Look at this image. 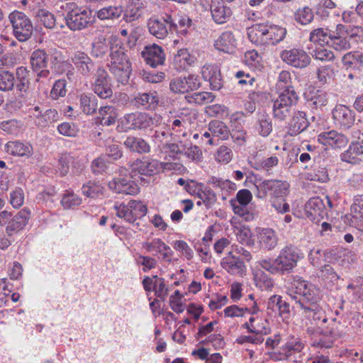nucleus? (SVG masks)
I'll return each mask as SVG.
<instances>
[{
  "label": "nucleus",
  "mask_w": 363,
  "mask_h": 363,
  "mask_svg": "<svg viewBox=\"0 0 363 363\" xmlns=\"http://www.w3.org/2000/svg\"><path fill=\"white\" fill-rule=\"evenodd\" d=\"M289 294L302 310L306 333L312 340V347L330 348L335 340L345 335L343 325L336 318L328 322L320 305V291L313 284L304 280H295Z\"/></svg>",
  "instance_id": "1"
},
{
  "label": "nucleus",
  "mask_w": 363,
  "mask_h": 363,
  "mask_svg": "<svg viewBox=\"0 0 363 363\" xmlns=\"http://www.w3.org/2000/svg\"><path fill=\"white\" fill-rule=\"evenodd\" d=\"M126 51L121 42L115 40L111 43L108 69L116 81L123 85L128 83L132 72L131 63Z\"/></svg>",
  "instance_id": "2"
},
{
  "label": "nucleus",
  "mask_w": 363,
  "mask_h": 363,
  "mask_svg": "<svg viewBox=\"0 0 363 363\" xmlns=\"http://www.w3.org/2000/svg\"><path fill=\"white\" fill-rule=\"evenodd\" d=\"M286 28L272 24L257 23L247 29L249 40L256 45H276L284 40Z\"/></svg>",
  "instance_id": "3"
},
{
  "label": "nucleus",
  "mask_w": 363,
  "mask_h": 363,
  "mask_svg": "<svg viewBox=\"0 0 363 363\" xmlns=\"http://www.w3.org/2000/svg\"><path fill=\"white\" fill-rule=\"evenodd\" d=\"M155 118L147 113L135 111L125 114L118 121V132L127 133L130 130H152L155 125Z\"/></svg>",
  "instance_id": "4"
},
{
  "label": "nucleus",
  "mask_w": 363,
  "mask_h": 363,
  "mask_svg": "<svg viewBox=\"0 0 363 363\" xmlns=\"http://www.w3.org/2000/svg\"><path fill=\"white\" fill-rule=\"evenodd\" d=\"M69 10L65 16L67 26L72 31L81 30L92 26L95 22L93 11L78 6L75 3L68 4Z\"/></svg>",
  "instance_id": "5"
},
{
  "label": "nucleus",
  "mask_w": 363,
  "mask_h": 363,
  "mask_svg": "<svg viewBox=\"0 0 363 363\" xmlns=\"http://www.w3.org/2000/svg\"><path fill=\"white\" fill-rule=\"evenodd\" d=\"M13 35L19 42H26L33 35V26L30 18L23 12L15 10L9 15Z\"/></svg>",
  "instance_id": "6"
},
{
  "label": "nucleus",
  "mask_w": 363,
  "mask_h": 363,
  "mask_svg": "<svg viewBox=\"0 0 363 363\" xmlns=\"http://www.w3.org/2000/svg\"><path fill=\"white\" fill-rule=\"evenodd\" d=\"M257 193L256 196L259 199H265L270 196L272 199L282 198L288 193L289 184L281 180L266 179L257 180L255 184Z\"/></svg>",
  "instance_id": "7"
},
{
  "label": "nucleus",
  "mask_w": 363,
  "mask_h": 363,
  "mask_svg": "<svg viewBox=\"0 0 363 363\" xmlns=\"http://www.w3.org/2000/svg\"><path fill=\"white\" fill-rule=\"evenodd\" d=\"M129 167L130 177L137 181H143L142 176L151 177L158 174L162 169V163L155 159L143 157L135 160Z\"/></svg>",
  "instance_id": "8"
},
{
  "label": "nucleus",
  "mask_w": 363,
  "mask_h": 363,
  "mask_svg": "<svg viewBox=\"0 0 363 363\" xmlns=\"http://www.w3.org/2000/svg\"><path fill=\"white\" fill-rule=\"evenodd\" d=\"M251 254L242 247L232 245L228 252V274L242 277L246 272L244 261H250Z\"/></svg>",
  "instance_id": "9"
},
{
  "label": "nucleus",
  "mask_w": 363,
  "mask_h": 363,
  "mask_svg": "<svg viewBox=\"0 0 363 363\" xmlns=\"http://www.w3.org/2000/svg\"><path fill=\"white\" fill-rule=\"evenodd\" d=\"M48 69L50 74L55 75L66 74L69 80H72L74 75V67L62 51L57 48L50 49V56Z\"/></svg>",
  "instance_id": "10"
},
{
  "label": "nucleus",
  "mask_w": 363,
  "mask_h": 363,
  "mask_svg": "<svg viewBox=\"0 0 363 363\" xmlns=\"http://www.w3.org/2000/svg\"><path fill=\"white\" fill-rule=\"evenodd\" d=\"M50 56V49L38 48L32 52L30 56V64L37 78H49L50 75V71L48 69Z\"/></svg>",
  "instance_id": "11"
},
{
  "label": "nucleus",
  "mask_w": 363,
  "mask_h": 363,
  "mask_svg": "<svg viewBox=\"0 0 363 363\" xmlns=\"http://www.w3.org/2000/svg\"><path fill=\"white\" fill-rule=\"evenodd\" d=\"M332 118L336 128L342 131L352 129L356 124V113L349 106L337 104L332 111Z\"/></svg>",
  "instance_id": "12"
},
{
  "label": "nucleus",
  "mask_w": 363,
  "mask_h": 363,
  "mask_svg": "<svg viewBox=\"0 0 363 363\" xmlns=\"http://www.w3.org/2000/svg\"><path fill=\"white\" fill-rule=\"evenodd\" d=\"M126 172L125 168H121L119 177L108 182V188L117 194L136 195L140 191V188L136 183L137 180L131 179L130 177L128 178L126 174L123 177V173Z\"/></svg>",
  "instance_id": "13"
},
{
  "label": "nucleus",
  "mask_w": 363,
  "mask_h": 363,
  "mask_svg": "<svg viewBox=\"0 0 363 363\" xmlns=\"http://www.w3.org/2000/svg\"><path fill=\"white\" fill-rule=\"evenodd\" d=\"M201 86L198 75L189 74L187 77L173 78L169 83V89L174 94H184L199 89Z\"/></svg>",
  "instance_id": "14"
},
{
  "label": "nucleus",
  "mask_w": 363,
  "mask_h": 363,
  "mask_svg": "<svg viewBox=\"0 0 363 363\" xmlns=\"http://www.w3.org/2000/svg\"><path fill=\"white\" fill-rule=\"evenodd\" d=\"M92 90L102 99H110L113 96L111 77L102 67L97 68L96 78L92 84Z\"/></svg>",
  "instance_id": "15"
},
{
  "label": "nucleus",
  "mask_w": 363,
  "mask_h": 363,
  "mask_svg": "<svg viewBox=\"0 0 363 363\" xmlns=\"http://www.w3.org/2000/svg\"><path fill=\"white\" fill-rule=\"evenodd\" d=\"M71 63L79 73L84 77H89L97 72L96 65L87 53L77 50L72 54Z\"/></svg>",
  "instance_id": "16"
},
{
  "label": "nucleus",
  "mask_w": 363,
  "mask_h": 363,
  "mask_svg": "<svg viewBox=\"0 0 363 363\" xmlns=\"http://www.w3.org/2000/svg\"><path fill=\"white\" fill-rule=\"evenodd\" d=\"M280 57L284 62L296 68L303 69L311 63L310 56L303 49L284 50Z\"/></svg>",
  "instance_id": "17"
},
{
  "label": "nucleus",
  "mask_w": 363,
  "mask_h": 363,
  "mask_svg": "<svg viewBox=\"0 0 363 363\" xmlns=\"http://www.w3.org/2000/svg\"><path fill=\"white\" fill-rule=\"evenodd\" d=\"M353 34H350L346 26L337 24L335 30H333L328 45L337 51L349 50L351 48L350 40Z\"/></svg>",
  "instance_id": "18"
},
{
  "label": "nucleus",
  "mask_w": 363,
  "mask_h": 363,
  "mask_svg": "<svg viewBox=\"0 0 363 363\" xmlns=\"http://www.w3.org/2000/svg\"><path fill=\"white\" fill-rule=\"evenodd\" d=\"M160 102L159 94L156 91L138 92L130 100V105L136 108L155 111Z\"/></svg>",
  "instance_id": "19"
},
{
  "label": "nucleus",
  "mask_w": 363,
  "mask_h": 363,
  "mask_svg": "<svg viewBox=\"0 0 363 363\" xmlns=\"http://www.w3.org/2000/svg\"><path fill=\"white\" fill-rule=\"evenodd\" d=\"M304 210L306 217L317 224L328 216L324 202L320 197L311 198L305 204Z\"/></svg>",
  "instance_id": "20"
},
{
  "label": "nucleus",
  "mask_w": 363,
  "mask_h": 363,
  "mask_svg": "<svg viewBox=\"0 0 363 363\" xmlns=\"http://www.w3.org/2000/svg\"><path fill=\"white\" fill-rule=\"evenodd\" d=\"M298 255L292 247L284 248L278 257L275 259V266L277 267L278 273L284 274L289 272L296 265Z\"/></svg>",
  "instance_id": "21"
},
{
  "label": "nucleus",
  "mask_w": 363,
  "mask_h": 363,
  "mask_svg": "<svg viewBox=\"0 0 363 363\" xmlns=\"http://www.w3.org/2000/svg\"><path fill=\"white\" fill-rule=\"evenodd\" d=\"M318 141L325 146H329L333 149H341L347 145L349 139L342 133L332 130L320 133L318 135Z\"/></svg>",
  "instance_id": "22"
},
{
  "label": "nucleus",
  "mask_w": 363,
  "mask_h": 363,
  "mask_svg": "<svg viewBox=\"0 0 363 363\" xmlns=\"http://www.w3.org/2000/svg\"><path fill=\"white\" fill-rule=\"evenodd\" d=\"M141 55L145 63L153 68L164 65L165 61L164 50L157 44L146 45Z\"/></svg>",
  "instance_id": "23"
},
{
  "label": "nucleus",
  "mask_w": 363,
  "mask_h": 363,
  "mask_svg": "<svg viewBox=\"0 0 363 363\" xmlns=\"http://www.w3.org/2000/svg\"><path fill=\"white\" fill-rule=\"evenodd\" d=\"M244 116V113L240 111L233 113L230 117V130L228 128V133L238 145H242L245 142L246 132L242 124Z\"/></svg>",
  "instance_id": "24"
},
{
  "label": "nucleus",
  "mask_w": 363,
  "mask_h": 363,
  "mask_svg": "<svg viewBox=\"0 0 363 363\" xmlns=\"http://www.w3.org/2000/svg\"><path fill=\"white\" fill-rule=\"evenodd\" d=\"M30 216V211L28 208H23L16 215L11 216V219L6 228V232L9 236L23 230L28 224Z\"/></svg>",
  "instance_id": "25"
},
{
  "label": "nucleus",
  "mask_w": 363,
  "mask_h": 363,
  "mask_svg": "<svg viewBox=\"0 0 363 363\" xmlns=\"http://www.w3.org/2000/svg\"><path fill=\"white\" fill-rule=\"evenodd\" d=\"M203 79L209 83L213 90H219L223 86V79L219 67L216 65H206L201 69Z\"/></svg>",
  "instance_id": "26"
},
{
  "label": "nucleus",
  "mask_w": 363,
  "mask_h": 363,
  "mask_svg": "<svg viewBox=\"0 0 363 363\" xmlns=\"http://www.w3.org/2000/svg\"><path fill=\"white\" fill-rule=\"evenodd\" d=\"M4 151L9 155L14 157L32 156L33 150L32 145L28 143H23L19 140L7 142L4 145Z\"/></svg>",
  "instance_id": "27"
},
{
  "label": "nucleus",
  "mask_w": 363,
  "mask_h": 363,
  "mask_svg": "<svg viewBox=\"0 0 363 363\" xmlns=\"http://www.w3.org/2000/svg\"><path fill=\"white\" fill-rule=\"evenodd\" d=\"M343 67L348 71L359 73L363 67V53L360 51H350L342 57Z\"/></svg>",
  "instance_id": "28"
},
{
  "label": "nucleus",
  "mask_w": 363,
  "mask_h": 363,
  "mask_svg": "<svg viewBox=\"0 0 363 363\" xmlns=\"http://www.w3.org/2000/svg\"><path fill=\"white\" fill-rule=\"evenodd\" d=\"M80 111L85 115L91 116L96 113L98 100L91 93H82L77 96Z\"/></svg>",
  "instance_id": "29"
},
{
  "label": "nucleus",
  "mask_w": 363,
  "mask_h": 363,
  "mask_svg": "<svg viewBox=\"0 0 363 363\" xmlns=\"http://www.w3.org/2000/svg\"><path fill=\"white\" fill-rule=\"evenodd\" d=\"M123 144L125 147L130 152L140 155L147 154L150 152L151 150L149 143L143 138L138 136H128Z\"/></svg>",
  "instance_id": "30"
},
{
  "label": "nucleus",
  "mask_w": 363,
  "mask_h": 363,
  "mask_svg": "<svg viewBox=\"0 0 363 363\" xmlns=\"http://www.w3.org/2000/svg\"><path fill=\"white\" fill-rule=\"evenodd\" d=\"M308 125L306 113L304 111H298L294 113L289 123L288 133L291 136L296 135L305 130Z\"/></svg>",
  "instance_id": "31"
},
{
  "label": "nucleus",
  "mask_w": 363,
  "mask_h": 363,
  "mask_svg": "<svg viewBox=\"0 0 363 363\" xmlns=\"http://www.w3.org/2000/svg\"><path fill=\"white\" fill-rule=\"evenodd\" d=\"M30 71L26 67L21 66L16 69L14 75L16 78L15 87L21 96H24L30 88Z\"/></svg>",
  "instance_id": "32"
},
{
  "label": "nucleus",
  "mask_w": 363,
  "mask_h": 363,
  "mask_svg": "<svg viewBox=\"0 0 363 363\" xmlns=\"http://www.w3.org/2000/svg\"><path fill=\"white\" fill-rule=\"evenodd\" d=\"M267 310L279 312V315L283 318H289L290 315V304L283 299L282 296L274 295L271 296L267 303Z\"/></svg>",
  "instance_id": "33"
},
{
  "label": "nucleus",
  "mask_w": 363,
  "mask_h": 363,
  "mask_svg": "<svg viewBox=\"0 0 363 363\" xmlns=\"http://www.w3.org/2000/svg\"><path fill=\"white\" fill-rule=\"evenodd\" d=\"M35 117V123L38 127L45 128L50 124L57 122L60 119V115L55 109H47L43 113L40 112L39 114L33 113Z\"/></svg>",
  "instance_id": "34"
},
{
  "label": "nucleus",
  "mask_w": 363,
  "mask_h": 363,
  "mask_svg": "<svg viewBox=\"0 0 363 363\" xmlns=\"http://www.w3.org/2000/svg\"><path fill=\"white\" fill-rule=\"evenodd\" d=\"M195 30V25L191 18L186 15L179 16L176 22V28L172 29L181 38L188 37Z\"/></svg>",
  "instance_id": "35"
},
{
  "label": "nucleus",
  "mask_w": 363,
  "mask_h": 363,
  "mask_svg": "<svg viewBox=\"0 0 363 363\" xmlns=\"http://www.w3.org/2000/svg\"><path fill=\"white\" fill-rule=\"evenodd\" d=\"M227 6L225 0H211V13L213 20L217 24H223L226 22Z\"/></svg>",
  "instance_id": "36"
},
{
  "label": "nucleus",
  "mask_w": 363,
  "mask_h": 363,
  "mask_svg": "<svg viewBox=\"0 0 363 363\" xmlns=\"http://www.w3.org/2000/svg\"><path fill=\"white\" fill-rule=\"evenodd\" d=\"M352 221L356 228L363 231V195L356 197L351 206Z\"/></svg>",
  "instance_id": "37"
},
{
  "label": "nucleus",
  "mask_w": 363,
  "mask_h": 363,
  "mask_svg": "<svg viewBox=\"0 0 363 363\" xmlns=\"http://www.w3.org/2000/svg\"><path fill=\"white\" fill-rule=\"evenodd\" d=\"M260 245L267 250H272L277 244L278 238L276 233L272 228H262L259 232Z\"/></svg>",
  "instance_id": "38"
},
{
  "label": "nucleus",
  "mask_w": 363,
  "mask_h": 363,
  "mask_svg": "<svg viewBox=\"0 0 363 363\" xmlns=\"http://www.w3.org/2000/svg\"><path fill=\"white\" fill-rule=\"evenodd\" d=\"M304 346L305 345L300 337L290 335L287 337L286 342L281 349L286 356L289 357L294 353L301 352Z\"/></svg>",
  "instance_id": "39"
},
{
  "label": "nucleus",
  "mask_w": 363,
  "mask_h": 363,
  "mask_svg": "<svg viewBox=\"0 0 363 363\" xmlns=\"http://www.w3.org/2000/svg\"><path fill=\"white\" fill-rule=\"evenodd\" d=\"M147 28L150 33L158 39H164L168 34L166 24L159 18H151L147 21Z\"/></svg>",
  "instance_id": "40"
},
{
  "label": "nucleus",
  "mask_w": 363,
  "mask_h": 363,
  "mask_svg": "<svg viewBox=\"0 0 363 363\" xmlns=\"http://www.w3.org/2000/svg\"><path fill=\"white\" fill-rule=\"evenodd\" d=\"M123 12V9L121 6H109L101 9L94 14L102 21L115 20L120 18Z\"/></svg>",
  "instance_id": "41"
},
{
  "label": "nucleus",
  "mask_w": 363,
  "mask_h": 363,
  "mask_svg": "<svg viewBox=\"0 0 363 363\" xmlns=\"http://www.w3.org/2000/svg\"><path fill=\"white\" fill-rule=\"evenodd\" d=\"M333 30L329 28H318L310 33L309 40L320 45L329 44Z\"/></svg>",
  "instance_id": "42"
},
{
  "label": "nucleus",
  "mask_w": 363,
  "mask_h": 363,
  "mask_svg": "<svg viewBox=\"0 0 363 363\" xmlns=\"http://www.w3.org/2000/svg\"><path fill=\"white\" fill-rule=\"evenodd\" d=\"M236 218H233L230 220L232 225L233 233L236 236L238 240L241 243H248L250 238L251 237V230L250 228L242 225L241 224L236 225Z\"/></svg>",
  "instance_id": "43"
},
{
  "label": "nucleus",
  "mask_w": 363,
  "mask_h": 363,
  "mask_svg": "<svg viewBox=\"0 0 363 363\" xmlns=\"http://www.w3.org/2000/svg\"><path fill=\"white\" fill-rule=\"evenodd\" d=\"M257 129L263 137H267L271 133L272 131V121L267 113H262L259 114Z\"/></svg>",
  "instance_id": "44"
},
{
  "label": "nucleus",
  "mask_w": 363,
  "mask_h": 363,
  "mask_svg": "<svg viewBox=\"0 0 363 363\" xmlns=\"http://www.w3.org/2000/svg\"><path fill=\"white\" fill-rule=\"evenodd\" d=\"M251 322V333L261 334L262 335L269 333L270 328L267 325V321L266 319L259 318L258 316H251L250 318Z\"/></svg>",
  "instance_id": "45"
},
{
  "label": "nucleus",
  "mask_w": 363,
  "mask_h": 363,
  "mask_svg": "<svg viewBox=\"0 0 363 363\" xmlns=\"http://www.w3.org/2000/svg\"><path fill=\"white\" fill-rule=\"evenodd\" d=\"M298 100V96L296 92L294 87H288V89H284L281 93L279 95L278 98L276 99L278 102H281V104H286L292 108V106Z\"/></svg>",
  "instance_id": "46"
},
{
  "label": "nucleus",
  "mask_w": 363,
  "mask_h": 363,
  "mask_svg": "<svg viewBox=\"0 0 363 363\" xmlns=\"http://www.w3.org/2000/svg\"><path fill=\"white\" fill-rule=\"evenodd\" d=\"M16 84V78L14 74L9 71L0 72V91H12Z\"/></svg>",
  "instance_id": "47"
},
{
  "label": "nucleus",
  "mask_w": 363,
  "mask_h": 363,
  "mask_svg": "<svg viewBox=\"0 0 363 363\" xmlns=\"http://www.w3.org/2000/svg\"><path fill=\"white\" fill-rule=\"evenodd\" d=\"M214 97L211 92L199 91L186 96V99L189 103L201 105L212 102Z\"/></svg>",
  "instance_id": "48"
},
{
  "label": "nucleus",
  "mask_w": 363,
  "mask_h": 363,
  "mask_svg": "<svg viewBox=\"0 0 363 363\" xmlns=\"http://www.w3.org/2000/svg\"><path fill=\"white\" fill-rule=\"evenodd\" d=\"M357 140L352 143L350 145L348 150L342 155V160L349 162L346 159L347 155H352V159L357 155L363 154V133H359V135L357 137Z\"/></svg>",
  "instance_id": "49"
},
{
  "label": "nucleus",
  "mask_w": 363,
  "mask_h": 363,
  "mask_svg": "<svg viewBox=\"0 0 363 363\" xmlns=\"http://www.w3.org/2000/svg\"><path fill=\"white\" fill-rule=\"evenodd\" d=\"M313 10L308 6L300 8L294 13L295 21L301 25L310 23L313 20Z\"/></svg>",
  "instance_id": "50"
},
{
  "label": "nucleus",
  "mask_w": 363,
  "mask_h": 363,
  "mask_svg": "<svg viewBox=\"0 0 363 363\" xmlns=\"http://www.w3.org/2000/svg\"><path fill=\"white\" fill-rule=\"evenodd\" d=\"M128 205L130 209H129L133 216L134 222L137 219H140L145 216H146L147 213V206L146 204H144L141 201L138 200H130L128 202Z\"/></svg>",
  "instance_id": "51"
},
{
  "label": "nucleus",
  "mask_w": 363,
  "mask_h": 363,
  "mask_svg": "<svg viewBox=\"0 0 363 363\" xmlns=\"http://www.w3.org/2000/svg\"><path fill=\"white\" fill-rule=\"evenodd\" d=\"M272 109L274 117L279 121H284L291 115V107L276 100L273 102Z\"/></svg>",
  "instance_id": "52"
},
{
  "label": "nucleus",
  "mask_w": 363,
  "mask_h": 363,
  "mask_svg": "<svg viewBox=\"0 0 363 363\" xmlns=\"http://www.w3.org/2000/svg\"><path fill=\"white\" fill-rule=\"evenodd\" d=\"M65 209L74 208L82 203V199L73 191H66L60 201Z\"/></svg>",
  "instance_id": "53"
},
{
  "label": "nucleus",
  "mask_w": 363,
  "mask_h": 363,
  "mask_svg": "<svg viewBox=\"0 0 363 363\" xmlns=\"http://www.w3.org/2000/svg\"><path fill=\"white\" fill-rule=\"evenodd\" d=\"M255 281L256 286L262 290H268L273 287V280L262 270H258L255 274Z\"/></svg>",
  "instance_id": "54"
},
{
  "label": "nucleus",
  "mask_w": 363,
  "mask_h": 363,
  "mask_svg": "<svg viewBox=\"0 0 363 363\" xmlns=\"http://www.w3.org/2000/svg\"><path fill=\"white\" fill-rule=\"evenodd\" d=\"M67 80L60 79L55 82L50 93L51 99L57 100L60 97L65 96L67 94Z\"/></svg>",
  "instance_id": "55"
},
{
  "label": "nucleus",
  "mask_w": 363,
  "mask_h": 363,
  "mask_svg": "<svg viewBox=\"0 0 363 363\" xmlns=\"http://www.w3.org/2000/svg\"><path fill=\"white\" fill-rule=\"evenodd\" d=\"M210 130L213 132V137H216L217 142L220 140L227 139V125L220 121H212L210 123Z\"/></svg>",
  "instance_id": "56"
},
{
  "label": "nucleus",
  "mask_w": 363,
  "mask_h": 363,
  "mask_svg": "<svg viewBox=\"0 0 363 363\" xmlns=\"http://www.w3.org/2000/svg\"><path fill=\"white\" fill-rule=\"evenodd\" d=\"M82 191L86 197L96 198L103 194V186L99 184L89 181L82 186Z\"/></svg>",
  "instance_id": "57"
},
{
  "label": "nucleus",
  "mask_w": 363,
  "mask_h": 363,
  "mask_svg": "<svg viewBox=\"0 0 363 363\" xmlns=\"http://www.w3.org/2000/svg\"><path fill=\"white\" fill-rule=\"evenodd\" d=\"M328 104V96L326 92L318 90L315 95L310 101V105L312 108L323 111Z\"/></svg>",
  "instance_id": "58"
},
{
  "label": "nucleus",
  "mask_w": 363,
  "mask_h": 363,
  "mask_svg": "<svg viewBox=\"0 0 363 363\" xmlns=\"http://www.w3.org/2000/svg\"><path fill=\"white\" fill-rule=\"evenodd\" d=\"M174 62V63H181L180 67L185 68L186 65H191L194 62V57L189 54L187 49L183 48L177 51Z\"/></svg>",
  "instance_id": "59"
},
{
  "label": "nucleus",
  "mask_w": 363,
  "mask_h": 363,
  "mask_svg": "<svg viewBox=\"0 0 363 363\" xmlns=\"http://www.w3.org/2000/svg\"><path fill=\"white\" fill-rule=\"evenodd\" d=\"M311 55L315 60H320L321 62L333 61L335 58L334 52L325 48L315 49L313 50Z\"/></svg>",
  "instance_id": "60"
},
{
  "label": "nucleus",
  "mask_w": 363,
  "mask_h": 363,
  "mask_svg": "<svg viewBox=\"0 0 363 363\" xmlns=\"http://www.w3.org/2000/svg\"><path fill=\"white\" fill-rule=\"evenodd\" d=\"M57 130L60 134L71 138L76 137L79 133L77 126L74 123L69 122H64L59 124L57 126Z\"/></svg>",
  "instance_id": "61"
},
{
  "label": "nucleus",
  "mask_w": 363,
  "mask_h": 363,
  "mask_svg": "<svg viewBox=\"0 0 363 363\" xmlns=\"http://www.w3.org/2000/svg\"><path fill=\"white\" fill-rule=\"evenodd\" d=\"M114 209L116 211V214L118 218H123L126 222L129 223H134L133 216L131 211L129 210L130 208L128 203L125 205L122 203L120 205H115Z\"/></svg>",
  "instance_id": "62"
},
{
  "label": "nucleus",
  "mask_w": 363,
  "mask_h": 363,
  "mask_svg": "<svg viewBox=\"0 0 363 363\" xmlns=\"http://www.w3.org/2000/svg\"><path fill=\"white\" fill-rule=\"evenodd\" d=\"M57 194V191L53 186H49L45 189L43 191L38 194L36 199L39 201H42L43 203H54L55 201V196Z\"/></svg>",
  "instance_id": "63"
},
{
  "label": "nucleus",
  "mask_w": 363,
  "mask_h": 363,
  "mask_svg": "<svg viewBox=\"0 0 363 363\" xmlns=\"http://www.w3.org/2000/svg\"><path fill=\"white\" fill-rule=\"evenodd\" d=\"M252 199V194L250 190L244 189L240 190L236 195V197L231 199L230 203V205H235V203L241 204L242 206H247Z\"/></svg>",
  "instance_id": "64"
}]
</instances>
